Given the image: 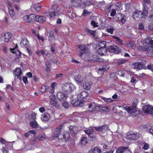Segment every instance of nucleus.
Masks as SVG:
<instances>
[{"mask_svg": "<svg viewBox=\"0 0 153 153\" xmlns=\"http://www.w3.org/2000/svg\"><path fill=\"white\" fill-rule=\"evenodd\" d=\"M106 42L105 41H99L97 45V48L98 50V53L101 55H103L105 52Z\"/></svg>", "mask_w": 153, "mask_h": 153, "instance_id": "f257e3e1", "label": "nucleus"}, {"mask_svg": "<svg viewBox=\"0 0 153 153\" xmlns=\"http://www.w3.org/2000/svg\"><path fill=\"white\" fill-rule=\"evenodd\" d=\"M74 85L72 83H65L63 84L62 86V90L64 91L70 92L74 88Z\"/></svg>", "mask_w": 153, "mask_h": 153, "instance_id": "f03ea898", "label": "nucleus"}, {"mask_svg": "<svg viewBox=\"0 0 153 153\" xmlns=\"http://www.w3.org/2000/svg\"><path fill=\"white\" fill-rule=\"evenodd\" d=\"M62 125H59L54 130L52 133V136L53 137H58L61 136V133L62 131Z\"/></svg>", "mask_w": 153, "mask_h": 153, "instance_id": "7ed1b4c3", "label": "nucleus"}, {"mask_svg": "<svg viewBox=\"0 0 153 153\" xmlns=\"http://www.w3.org/2000/svg\"><path fill=\"white\" fill-rule=\"evenodd\" d=\"M147 62L145 59H142L141 62H137L134 64V67L135 69L140 70L145 67Z\"/></svg>", "mask_w": 153, "mask_h": 153, "instance_id": "20e7f679", "label": "nucleus"}, {"mask_svg": "<svg viewBox=\"0 0 153 153\" xmlns=\"http://www.w3.org/2000/svg\"><path fill=\"white\" fill-rule=\"evenodd\" d=\"M78 46V48L76 49V53L79 56H82L85 52L87 48L84 45H79Z\"/></svg>", "mask_w": 153, "mask_h": 153, "instance_id": "39448f33", "label": "nucleus"}, {"mask_svg": "<svg viewBox=\"0 0 153 153\" xmlns=\"http://www.w3.org/2000/svg\"><path fill=\"white\" fill-rule=\"evenodd\" d=\"M107 51L111 53H118L121 52V49L116 45L109 46L108 47Z\"/></svg>", "mask_w": 153, "mask_h": 153, "instance_id": "423d86ee", "label": "nucleus"}, {"mask_svg": "<svg viewBox=\"0 0 153 153\" xmlns=\"http://www.w3.org/2000/svg\"><path fill=\"white\" fill-rule=\"evenodd\" d=\"M50 102L51 105L56 107H58L59 105L55 95L51 94L50 96Z\"/></svg>", "mask_w": 153, "mask_h": 153, "instance_id": "0eeeda50", "label": "nucleus"}, {"mask_svg": "<svg viewBox=\"0 0 153 153\" xmlns=\"http://www.w3.org/2000/svg\"><path fill=\"white\" fill-rule=\"evenodd\" d=\"M56 96L58 99L60 101L65 100L68 97L67 94L61 91H59L57 93Z\"/></svg>", "mask_w": 153, "mask_h": 153, "instance_id": "6e6552de", "label": "nucleus"}, {"mask_svg": "<svg viewBox=\"0 0 153 153\" xmlns=\"http://www.w3.org/2000/svg\"><path fill=\"white\" fill-rule=\"evenodd\" d=\"M143 109L145 113L153 114V106L150 105H146L143 106Z\"/></svg>", "mask_w": 153, "mask_h": 153, "instance_id": "1a4fd4ad", "label": "nucleus"}, {"mask_svg": "<svg viewBox=\"0 0 153 153\" xmlns=\"http://www.w3.org/2000/svg\"><path fill=\"white\" fill-rule=\"evenodd\" d=\"M71 104L75 106L83 107L84 105L83 102V100H73L71 101Z\"/></svg>", "mask_w": 153, "mask_h": 153, "instance_id": "9d476101", "label": "nucleus"}, {"mask_svg": "<svg viewBox=\"0 0 153 153\" xmlns=\"http://www.w3.org/2000/svg\"><path fill=\"white\" fill-rule=\"evenodd\" d=\"M69 132L71 136H74L78 132V128L76 126H70L69 127Z\"/></svg>", "mask_w": 153, "mask_h": 153, "instance_id": "9b49d317", "label": "nucleus"}, {"mask_svg": "<svg viewBox=\"0 0 153 153\" xmlns=\"http://www.w3.org/2000/svg\"><path fill=\"white\" fill-rule=\"evenodd\" d=\"M139 137V134L138 133H132L131 134H129L126 136V138L128 140H136Z\"/></svg>", "mask_w": 153, "mask_h": 153, "instance_id": "f8f14e48", "label": "nucleus"}, {"mask_svg": "<svg viewBox=\"0 0 153 153\" xmlns=\"http://www.w3.org/2000/svg\"><path fill=\"white\" fill-rule=\"evenodd\" d=\"M129 149L127 147L121 146L117 149L116 153H128Z\"/></svg>", "mask_w": 153, "mask_h": 153, "instance_id": "ddd939ff", "label": "nucleus"}, {"mask_svg": "<svg viewBox=\"0 0 153 153\" xmlns=\"http://www.w3.org/2000/svg\"><path fill=\"white\" fill-rule=\"evenodd\" d=\"M35 17L34 14H30L29 15H25L23 17V20L24 22L29 23Z\"/></svg>", "mask_w": 153, "mask_h": 153, "instance_id": "4468645a", "label": "nucleus"}, {"mask_svg": "<svg viewBox=\"0 0 153 153\" xmlns=\"http://www.w3.org/2000/svg\"><path fill=\"white\" fill-rule=\"evenodd\" d=\"M14 74L17 78L20 80H22V73L20 68H16L15 71H13Z\"/></svg>", "mask_w": 153, "mask_h": 153, "instance_id": "2eb2a0df", "label": "nucleus"}, {"mask_svg": "<svg viewBox=\"0 0 153 153\" xmlns=\"http://www.w3.org/2000/svg\"><path fill=\"white\" fill-rule=\"evenodd\" d=\"M109 68V66L106 65H103V67L102 68H99L98 69V74H102L103 73V72L106 71L108 70Z\"/></svg>", "mask_w": 153, "mask_h": 153, "instance_id": "dca6fc26", "label": "nucleus"}, {"mask_svg": "<svg viewBox=\"0 0 153 153\" xmlns=\"http://www.w3.org/2000/svg\"><path fill=\"white\" fill-rule=\"evenodd\" d=\"M88 95V94L85 91L81 92L77 95L78 98L81 99L80 100H83V99L86 98Z\"/></svg>", "mask_w": 153, "mask_h": 153, "instance_id": "f3484780", "label": "nucleus"}, {"mask_svg": "<svg viewBox=\"0 0 153 153\" xmlns=\"http://www.w3.org/2000/svg\"><path fill=\"white\" fill-rule=\"evenodd\" d=\"M50 117V114L48 113L45 112L42 115L41 118L42 121H48Z\"/></svg>", "mask_w": 153, "mask_h": 153, "instance_id": "a211bd4d", "label": "nucleus"}, {"mask_svg": "<svg viewBox=\"0 0 153 153\" xmlns=\"http://www.w3.org/2000/svg\"><path fill=\"white\" fill-rule=\"evenodd\" d=\"M102 61V60L95 56L91 59H90L88 60L89 62L94 63V65H96V64L98 62H101Z\"/></svg>", "mask_w": 153, "mask_h": 153, "instance_id": "6ab92c4d", "label": "nucleus"}, {"mask_svg": "<svg viewBox=\"0 0 153 153\" xmlns=\"http://www.w3.org/2000/svg\"><path fill=\"white\" fill-rule=\"evenodd\" d=\"M94 128L97 131H98L100 132L103 133L105 132L107 129L106 126H102L100 127H95Z\"/></svg>", "mask_w": 153, "mask_h": 153, "instance_id": "aec40b11", "label": "nucleus"}, {"mask_svg": "<svg viewBox=\"0 0 153 153\" xmlns=\"http://www.w3.org/2000/svg\"><path fill=\"white\" fill-rule=\"evenodd\" d=\"M34 18L36 21L40 23L44 22L45 20V17L37 15L36 16L35 15Z\"/></svg>", "mask_w": 153, "mask_h": 153, "instance_id": "412c9836", "label": "nucleus"}, {"mask_svg": "<svg viewBox=\"0 0 153 153\" xmlns=\"http://www.w3.org/2000/svg\"><path fill=\"white\" fill-rule=\"evenodd\" d=\"M141 128L147 131L149 133H152V126L149 124L142 126Z\"/></svg>", "mask_w": 153, "mask_h": 153, "instance_id": "4be33fe9", "label": "nucleus"}, {"mask_svg": "<svg viewBox=\"0 0 153 153\" xmlns=\"http://www.w3.org/2000/svg\"><path fill=\"white\" fill-rule=\"evenodd\" d=\"M92 83L90 81L85 82L83 85V88L86 90H89L91 88Z\"/></svg>", "mask_w": 153, "mask_h": 153, "instance_id": "5701e85b", "label": "nucleus"}, {"mask_svg": "<svg viewBox=\"0 0 153 153\" xmlns=\"http://www.w3.org/2000/svg\"><path fill=\"white\" fill-rule=\"evenodd\" d=\"M140 10H135L134 13L133 15V19L136 20H138L140 19Z\"/></svg>", "mask_w": 153, "mask_h": 153, "instance_id": "b1692460", "label": "nucleus"}, {"mask_svg": "<svg viewBox=\"0 0 153 153\" xmlns=\"http://www.w3.org/2000/svg\"><path fill=\"white\" fill-rule=\"evenodd\" d=\"M127 111L130 113H133L136 111V107L134 106H130L126 108Z\"/></svg>", "mask_w": 153, "mask_h": 153, "instance_id": "393cba45", "label": "nucleus"}, {"mask_svg": "<svg viewBox=\"0 0 153 153\" xmlns=\"http://www.w3.org/2000/svg\"><path fill=\"white\" fill-rule=\"evenodd\" d=\"M4 41L5 42H8L11 38L12 34L10 33H7L4 34Z\"/></svg>", "mask_w": 153, "mask_h": 153, "instance_id": "a878e982", "label": "nucleus"}, {"mask_svg": "<svg viewBox=\"0 0 153 153\" xmlns=\"http://www.w3.org/2000/svg\"><path fill=\"white\" fill-rule=\"evenodd\" d=\"M20 45L22 47H25L26 49L29 46V43L26 39H22L20 43Z\"/></svg>", "mask_w": 153, "mask_h": 153, "instance_id": "bb28decb", "label": "nucleus"}, {"mask_svg": "<svg viewBox=\"0 0 153 153\" xmlns=\"http://www.w3.org/2000/svg\"><path fill=\"white\" fill-rule=\"evenodd\" d=\"M74 78V80L77 83H81L83 80V77L80 75L75 76Z\"/></svg>", "mask_w": 153, "mask_h": 153, "instance_id": "cd10ccee", "label": "nucleus"}, {"mask_svg": "<svg viewBox=\"0 0 153 153\" xmlns=\"http://www.w3.org/2000/svg\"><path fill=\"white\" fill-rule=\"evenodd\" d=\"M140 18L142 19H145L147 17L148 14V12L140 11Z\"/></svg>", "mask_w": 153, "mask_h": 153, "instance_id": "c85d7f7f", "label": "nucleus"}, {"mask_svg": "<svg viewBox=\"0 0 153 153\" xmlns=\"http://www.w3.org/2000/svg\"><path fill=\"white\" fill-rule=\"evenodd\" d=\"M60 11L59 10L54 12L50 13L49 15L51 18H53L55 16H58L60 13Z\"/></svg>", "mask_w": 153, "mask_h": 153, "instance_id": "c756f323", "label": "nucleus"}, {"mask_svg": "<svg viewBox=\"0 0 153 153\" xmlns=\"http://www.w3.org/2000/svg\"><path fill=\"white\" fill-rule=\"evenodd\" d=\"M141 145L144 150H147L149 148V144L144 141L141 142Z\"/></svg>", "mask_w": 153, "mask_h": 153, "instance_id": "7c9ffc66", "label": "nucleus"}, {"mask_svg": "<svg viewBox=\"0 0 153 153\" xmlns=\"http://www.w3.org/2000/svg\"><path fill=\"white\" fill-rule=\"evenodd\" d=\"M71 134H70V133L69 132V133L65 132L64 133V134L61 135V138L62 139V137L65 140H68L69 139L70 137Z\"/></svg>", "mask_w": 153, "mask_h": 153, "instance_id": "2f4dec72", "label": "nucleus"}, {"mask_svg": "<svg viewBox=\"0 0 153 153\" xmlns=\"http://www.w3.org/2000/svg\"><path fill=\"white\" fill-rule=\"evenodd\" d=\"M126 45H127L128 47L131 49H134L135 47V42L133 41H130L126 43Z\"/></svg>", "mask_w": 153, "mask_h": 153, "instance_id": "473e14b6", "label": "nucleus"}, {"mask_svg": "<svg viewBox=\"0 0 153 153\" xmlns=\"http://www.w3.org/2000/svg\"><path fill=\"white\" fill-rule=\"evenodd\" d=\"M99 107L98 106H94L92 107V109L90 110V111L93 113H96L99 111Z\"/></svg>", "mask_w": 153, "mask_h": 153, "instance_id": "72a5a7b5", "label": "nucleus"}, {"mask_svg": "<svg viewBox=\"0 0 153 153\" xmlns=\"http://www.w3.org/2000/svg\"><path fill=\"white\" fill-rule=\"evenodd\" d=\"M9 13L11 18L13 19L15 16V13L14 12V10L12 8H9Z\"/></svg>", "mask_w": 153, "mask_h": 153, "instance_id": "f704fd0d", "label": "nucleus"}, {"mask_svg": "<svg viewBox=\"0 0 153 153\" xmlns=\"http://www.w3.org/2000/svg\"><path fill=\"white\" fill-rule=\"evenodd\" d=\"M85 30L86 33L88 35H91L94 36H95V31L90 30L88 28H86Z\"/></svg>", "mask_w": 153, "mask_h": 153, "instance_id": "c9c22d12", "label": "nucleus"}, {"mask_svg": "<svg viewBox=\"0 0 153 153\" xmlns=\"http://www.w3.org/2000/svg\"><path fill=\"white\" fill-rule=\"evenodd\" d=\"M127 60L124 59H120L117 61V64L118 65H121L125 63Z\"/></svg>", "mask_w": 153, "mask_h": 153, "instance_id": "e433bc0d", "label": "nucleus"}, {"mask_svg": "<svg viewBox=\"0 0 153 153\" xmlns=\"http://www.w3.org/2000/svg\"><path fill=\"white\" fill-rule=\"evenodd\" d=\"M87 138L86 137H83L81 139L80 142V144L83 145H85L87 143Z\"/></svg>", "mask_w": 153, "mask_h": 153, "instance_id": "4c0bfd02", "label": "nucleus"}, {"mask_svg": "<svg viewBox=\"0 0 153 153\" xmlns=\"http://www.w3.org/2000/svg\"><path fill=\"white\" fill-rule=\"evenodd\" d=\"M30 126L33 128H36L38 127V125L36 122L34 120L33 121L31 122L30 123Z\"/></svg>", "mask_w": 153, "mask_h": 153, "instance_id": "58836bf2", "label": "nucleus"}, {"mask_svg": "<svg viewBox=\"0 0 153 153\" xmlns=\"http://www.w3.org/2000/svg\"><path fill=\"white\" fill-rule=\"evenodd\" d=\"M148 37L149 39L148 44H153V34L149 36Z\"/></svg>", "mask_w": 153, "mask_h": 153, "instance_id": "ea45409f", "label": "nucleus"}, {"mask_svg": "<svg viewBox=\"0 0 153 153\" xmlns=\"http://www.w3.org/2000/svg\"><path fill=\"white\" fill-rule=\"evenodd\" d=\"M137 49L140 51H146L147 49L146 47L141 45L137 47Z\"/></svg>", "mask_w": 153, "mask_h": 153, "instance_id": "a19ab883", "label": "nucleus"}, {"mask_svg": "<svg viewBox=\"0 0 153 153\" xmlns=\"http://www.w3.org/2000/svg\"><path fill=\"white\" fill-rule=\"evenodd\" d=\"M101 150L97 147H95L92 151V153H101Z\"/></svg>", "mask_w": 153, "mask_h": 153, "instance_id": "79ce46f5", "label": "nucleus"}, {"mask_svg": "<svg viewBox=\"0 0 153 153\" xmlns=\"http://www.w3.org/2000/svg\"><path fill=\"white\" fill-rule=\"evenodd\" d=\"M148 19L150 21H153V11H151L149 12Z\"/></svg>", "mask_w": 153, "mask_h": 153, "instance_id": "37998d69", "label": "nucleus"}, {"mask_svg": "<svg viewBox=\"0 0 153 153\" xmlns=\"http://www.w3.org/2000/svg\"><path fill=\"white\" fill-rule=\"evenodd\" d=\"M62 105L64 108L67 109L69 107L70 105V104L66 101H65L63 102Z\"/></svg>", "mask_w": 153, "mask_h": 153, "instance_id": "c03bdc74", "label": "nucleus"}, {"mask_svg": "<svg viewBox=\"0 0 153 153\" xmlns=\"http://www.w3.org/2000/svg\"><path fill=\"white\" fill-rule=\"evenodd\" d=\"M114 28L112 27H111L110 28H107L106 29V31L109 33H110L111 34H113V31L114 30Z\"/></svg>", "mask_w": 153, "mask_h": 153, "instance_id": "a18cd8bd", "label": "nucleus"}, {"mask_svg": "<svg viewBox=\"0 0 153 153\" xmlns=\"http://www.w3.org/2000/svg\"><path fill=\"white\" fill-rule=\"evenodd\" d=\"M143 7L142 9V11H144L146 12H148L149 8L148 7V6L146 4H143Z\"/></svg>", "mask_w": 153, "mask_h": 153, "instance_id": "49530a36", "label": "nucleus"}, {"mask_svg": "<svg viewBox=\"0 0 153 153\" xmlns=\"http://www.w3.org/2000/svg\"><path fill=\"white\" fill-rule=\"evenodd\" d=\"M153 30V25L152 24H149L147 27L146 28V30L147 31Z\"/></svg>", "mask_w": 153, "mask_h": 153, "instance_id": "de8ad7c7", "label": "nucleus"}, {"mask_svg": "<svg viewBox=\"0 0 153 153\" xmlns=\"http://www.w3.org/2000/svg\"><path fill=\"white\" fill-rule=\"evenodd\" d=\"M84 7H85L86 6H89L90 5L92 4V2L90 1H87L85 2H84Z\"/></svg>", "mask_w": 153, "mask_h": 153, "instance_id": "09e8293b", "label": "nucleus"}, {"mask_svg": "<svg viewBox=\"0 0 153 153\" xmlns=\"http://www.w3.org/2000/svg\"><path fill=\"white\" fill-rule=\"evenodd\" d=\"M147 48L150 52H152L153 53V44H148Z\"/></svg>", "mask_w": 153, "mask_h": 153, "instance_id": "8fccbe9b", "label": "nucleus"}, {"mask_svg": "<svg viewBox=\"0 0 153 153\" xmlns=\"http://www.w3.org/2000/svg\"><path fill=\"white\" fill-rule=\"evenodd\" d=\"M103 149H104V151H108L110 149V147L109 146H108L105 144L103 145Z\"/></svg>", "mask_w": 153, "mask_h": 153, "instance_id": "3c124183", "label": "nucleus"}, {"mask_svg": "<svg viewBox=\"0 0 153 153\" xmlns=\"http://www.w3.org/2000/svg\"><path fill=\"white\" fill-rule=\"evenodd\" d=\"M93 130L91 128H90L84 131L85 133L88 135L91 133V132H93Z\"/></svg>", "mask_w": 153, "mask_h": 153, "instance_id": "603ef678", "label": "nucleus"}, {"mask_svg": "<svg viewBox=\"0 0 153 153\" xmlns=\"http://www.w3.org/2000/svg\"><path fill=\"white\" fill-rule=\"evenodd\" d=\"M34 7L37 11H38L40 9L41 6L39 4H37L34 5Z\"/></svg>", "mask_w": 153, "mask_h": 153, "instance_id": "864d4df0", "label": "nucleus"}, {"mask_svg": "<svg viewBox=\"0 0 153 153\" xmlns=\"http://www.w3.org/2000/svg\"><path fill=\"white\" fill-rule=\"evenodd\" d=\"M58 8V5L57 4H54L52 5L51 7V9L53 10H55Z\"/></svg>", "mask_w": 153, "mask_h": 153, "instance_id": "5fc2aeb1", "label": "nucleus"}, {"mask_svg": "<svg viewBox=\"0 0 153 153\" xmlns=\"http://www.w3.org/2000/svg\"><path fill=\"white\" fill-rule=\"evenodd\" d=\"M125 74V73L123 71L120 70L118 71V74L121 76H124Z\"/></svg>", "mask_w": 153, "mask_h": 153, "instance_id": "6e6d98bb", "label": "nucleus"}, {"mask_svg": "<svg viewBox=\"0 0 153 153\" xmlns=\"http://www.w3.org/2000/svg\"><path fill=\"white\" fill-rule=\"evenodd\" d=\"M46 90V87L45 85H42L40 88V91L42 93L45 92Z\"/></svg>", "mask_w": 153, "mask_h": 153, "instance_id": "4d7b16f0", "label": "nucleus"}, {"mask_svg": "<svg viewBox=\"0 0 153 153\" xmlns=\"http://www.w3.org/2000/svg\"><path fill=\"white\" fill-rule=\"evenodd\" d=\"M102 99L105 101V102H111L113 101V100L111 99H107L105 97L102 98Z\"/></svg>", "mask_w": 153, "mask_h": 153, "instance_id": "13d9d810", "label": "nucleus"}, {"mask_svg": "<svg viewBox=\"0 0 153 153\" xmlns=\"http://www.w3.org/2000/svg\"><path fill=\"white\" fill-rule=\"evenodd\" d=\"M102 110L104 111L108 112L109 111L108 107L107 106H105L102 108Z\"/></svg>", "mask_w": 153, "mask_h": 153, "instance_id": "bf43d9fd", "label": "nucleus"}, {"mask_svg": "<svg viewBox=\"0 0 153 153\" xmlns=\"http://www.w3.org/2000/svg\"><path fill=\"white\" fill-rule=\"evenodd\" d=\"M138 102V100L137 99H135L133 101L132 103L133 106L136 107Z\"/></svg>", "mask_w": 153, "mask_h": 153, "instance_id": "052dcab7", "label": "nucleus"}, {"mask_svg": "<svg viewBox=\"0 0 153 153\" xmlns=\"http://www.w3.org/2000/svg\"><path fill=\"white\" fill-rule=\"evenodd\" d=\"M138 29L140 30H143L144 29V27L143 24H140L138 26Z\"/></svg>", "mask_w": 153, "mask_h": 153, "instance_id": "680f3d73", "label": "nucleus"}, {"mask_svg": "<svg viewBox=\"0 0 153 153\" xmlns=\"http://www.w3.org/2000/svg\"><path fill=\"white\" fill-rule=\"evenodd\" d=\"M37 138L39 140H42L45 139V137L42 135H39L37 137Z\"/></svg>", "mask_w": 153, "mask_h": 153, "instance_id": "e2e57ef3", "label": "nucleus"}, {"mask_svg": "<svg viewBox=\"0 0 153 153\" xmlns=\"http://www.w3.org/2000/svg\"><path fill=\"white\" fill-rule=\"evenodd\" d=\"M147 69L151 70L153 72V65H149L147 66Z\"/></svg>", "mask_w": 153, "mask_h": 153, "instance_id": "0e129e2a", "label": "nucleus"}, {"mask_svg": "<svg viewBox=\"0 0 153 153\" xmlns=\"http://www.w3.org/2000/svg\"><path fill=\"white\" fill-rule=\"evenodd\" d=\"M91 25L94 27H97L98 26V23H96L94 21H92L91 22Z\"/></svg>", "mask_w": 153, "mask_h": 153, "instance_id": "69168bd1", "label": "nucleus"}, {"mask_svg": "<svg viewBox=\"0 0 153 153\" xmlns=\"http://www.w3.org/2000/svg\"><path fill=\"white\" fill-rule=\"evenodd\" d=\"M119 20L121 21L123 24H124L126 21V19L124 18V16H123V17H122L120 18H119Z\"/></svg>", "mask_w": 153, "mask_h": 153, "instance_id": "338daca9", "label": "nucleus"}, {"mask_svg": "<svg viewBox=\"0 0 153 153\" xmlns=\"http://www.w3.org/2000/svg\"><path fill=\"white\" fill-rule=\"evenodd\" d=\"M22 79L23 81L25 84H26L28 83V82L27 77L25 76H23L22 78Z\"/></svg>", "mask_w": 153, "mask_h": 153, "instance_id": "774afa93", "label": "nucleus"}]
</instances>
